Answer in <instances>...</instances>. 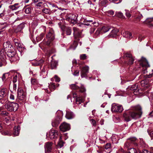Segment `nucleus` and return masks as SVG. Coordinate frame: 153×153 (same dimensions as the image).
<instances>
[{
	"label": "nucleus",
	"instance_id": "f704fd0d",
	"mask_svg": "<svg viewBox=\"0 0 153 153\" xmlns=\"http://www.w3.org/2000/svg\"><path fill=\"white\" fill-rule=\"evenodd\" d=\"M18 5V3H16L13 5L10 6L9 8L12 10H17L19 7V6H16V5Z\"/></svg>",
	"mask_w": 153,
	"mask_h": 153
},
{
	"label": "nucleus",
	"instance_id": "680f3d73",
	"mask_svg": "<svg viewBox=\"0 0 153 153\" xmlns=\"http://www.w3.org/2000/svg\"><path fill=\"white\" fill-rule=\"evenodd\" d=\"M79 71L78 70L75 71L74 72L73 74L75 76H78L79 75Z\"/></svg>",
	"mask_w": 153,
	"mask_h": 153
},
{
	"label": "nucleus",
	"instance_id": "2eb2a0df",
	"mask_svg": "<svg viewBox=\"0 0 153 153\" xmlns=\"http://www.w3.org/2000/svg\"><path fill=\"white\" fill-rule=\"evenodd\" d=\"M140 62V65L143 67H145V68L149 67V65L148 62L146 58L142 57L141 59L139 60Z\"/></svg>",
	"mask_w": 153,
	"mask_h": 153
},
{
	"label": "nucleus",
	"instance_id": "bb28decb",
	"mask_svg": "<svg viewBox=\"0 0 153 153\" xmlns=\"http://www.w3.org/2000/svg\"><path fill=\"white\" fill-rule=\"evenodd\" d=\"M123 35L124 37L126 38H130L132 37L131 34L128 31H126L124 33Z\"/></svg>",
	"mask_w": 153,
	"mask_h": 153
},
{
	"label": "nucleus",
	"instance_id": "ea45409f",
	"mask_svg": "<svg viewBox=\"0 0 153 153\" xmlns=\"http://www.w3.org/2000/svg\"><path fill=\"white\" fill-rule=\"evenodd\" d=\"M65 31L67 35H71V30L70 27H67L65 29Z\"/></svg>",
	"mask_w": 153,
	"mask_h": 153
},
{
	"label": "nucleus",
	"instance_id": "f3484780",
	"mask_svg": "<svg viewBox=\"0 0 153 153\" xmlns=\"http://www.w3.org/2000/svg\"><path fill=\"white\" fill-rule=\"evenodd\" d=\"M74 34L75 36L78 37H82L81 30H79L76 27L73 28Z\"/></svg>",
	"mask_w": 153,
	"mask_h": 153
},
{
	"label": "nucleus",
	"instance_id": "5fc2aeb1",
	"mask_svg": "<svg viewBox=\"0 0 153 153\" xmlns=\"http://www.w3.org/2000/svg\"><path fill=\"white\" fill-rule=\"evenodd\" d=\"M10 99L12 100H14L15 99V97L13 93H11L10 94Z\"/></svg>",
	"mask_w": 153,
	"mask_h": 153
},
{
	"label": "nucleus",
	"instance_id": "473e14b6",
	"mask_svg": "<svg viewBox=\"0 0 153 153\" xmlns=\"http://www.w3.org/2000/svg\"><path fill=\"white\" fill-rule=\"evenodd\" d=\"M77 45V42L74 41L73 44L70 46L69 48V49L72 50H74L76 49Z\"/></svg>",
	"mask_w": 153,
	"mask_h": 153
},
{
	"label": "nucleus",
	"instance_id": "5701e85b",
	"mask_svg": "<svg viewBox=\"0 0 153 153\" xmlns=\"http://www.w3.org/2000/svg\"><path fill=\"white\" fill-rule=\"evenodd\" d=\"M20 128L19 126L15 127L14 128L13 134L14 136H16L19 135Z\"/></svg>",
	"mask_w": 153,
	"mask_h": 153
},
{
	"label": "nucleus",
	"instance_id": "3c124183",
	"mask_svg": "<svg viewBox=\"0 0 153 153\" xmlns=\"http://www.w3.org/2000/svg\"><path fill=\"white\" fill-rule=\"evenodd\" d=\"M1 114L4 116H7L8 115V113L5 111H3L1 112Z\"/></svg>",
	"mask_w": 153,
	"mask_h": 153
},
{
	"label": "nucleus",
	"instance_id": "338daca9",
	"mask_svg": "<svg viewBox=\"0 0 153 153\" xmlns=\"http://www.w3.org/2000/svg\"><path fill=\"white\" fill-rule=\"evenodd\" d=\"M126 16L128 18H130L131 16V15L128 12H126Z\"/></svg>",
	"mask_w": 153,
	"mask_h": 153
},
{
	"label": "nucleus",
	"instance_id": "1a4fd4ad",
	"mask_svg": "<svg viewBox=\"0 0 153 153\" xmlns=\"http://www.w3.org/2000/svg\"><path fill=\"white\" fill-rule=\"evenodd\" d=\"M17 100L25 101L26 99V93L22 88H18V90Z\"/></svg>",
	"mask_w": 153,
	"mask_h": 153
},
{
	"label": "nucleus",
	"instance_id": "412c9836",
	"mask_svg": "<svg viewBox=\"0 0 153 153\" xmlns=\"http://www.w3.org/2000/svg\"><path fill=\"white\" fill-rule=\"evenodd\" d=\"M14 41L15 45L17 47V48H23V45L20 42V41L17 39H15L14 40Z\"/></svg>",
	"mask_w": 153,
	"mask_h": 153
},
{
	"label": "nucleus",
	"instance_id": "f8f14e48",
	"mask_svg": "<svg viewBox=\"0 0 153 153\" xmlns=\"http://www.w3.org/2000/svg\"><path fill=\"white\" fill-rule=\"evenodd\" d=\"M112 112H121L123 110L121 105L113 104L111 108Z\"/></svg>",
	"mask_w": 153,
	"mask_h": 153
},
{
	"label": "nucleus",
	"instance_id": "aec40b11",
	"mask_svg": "<svg viewBox=\"0 0 153 153\" xmlns=\"http://www.w3.org/2000/svg\"><path fill=\"white\" fill-rule=\"evenodd\" d=\"M125 56L126 57L128 58V64L129 65L132 64L134 61V59L132 58L131 55L127 53L126 54Z\"/></svg>",
	"mask_w": 153,
	"mask_h": 153
},
{
	"label": "nucleus",
	"instance_id": "0e129e2a",
	"mask_svg": "<svg viewBox=\"0 0 153 153\" xmlns=\"http://www.w3.org/2000/svg\"><path fill=\"white\" fill-rule=\"evenodd\" d=\"M46 70L45 69H43L41 73V75H43L44 73L45 74H47V73H46Z\"/></svg>",
	"mask_w": 153,
	"mask_h": 153
},
{
	"label": "nucleus",
	"instance_id": "37998d69",
	"mask_svg": "<svg viewBox=\"0 0 153 153\" xmlns=\"http://www.w3.org/2000/svg\"><path fill=\"white\" fill-rule=\"evenodd\" d=\"M44 36V34L43 33H41L39 36L36 37L37 40H41L43 38Z\"/></svg>",
	"mask_w": 153,
	"mask_h": 153
},
{
	"label": "nucleus",
	"instance_id": "f03ea898",
	"mask_svg": "<svg viewBox=\"0 0 153 153\" xmlns=\"http://www.w3.org/2000/svg\"><path fill=\"white\" fill-rule=\"evenodd\" d=\"M3 48L4 49H2L0 51V58L1 60V61H0V67L4 66L7 64L6 56L4 52L5 53L11 49L13 50L14 48L9 41L6 42L4 43Z\"/></svg>",
	"mask_w": 153,
	"mask_h": 153
},
{
	"label": "nucleus",
	"instance_id": "6e6552de",
	"mask_svg": "<svg viewBox=\"0 0 153 153\" xmlns=\"http://www.w3.org/2000/svg\"><path fill=\"white\" fill-rule=\"evenodd\" d=\"M137 140V138L135 137H131L128 139L126 143L124 144V148L127 150H128L130 148L129 147L131 146L132 144H134L137 145V144L136 142Z\"/></svg>",
	"mask_w": 153,
	"mask_h": 153
},
{
	"label": "nucleus",
	"instance_id": "b1692460",
	"mask_svg": "<svg viewBox=\"0 0 153 153\" xmlns=\"http://www.w3.org/2000/svg\"><path fill=\"white\" fill-rule=\"evenodd\" d=\"M146 23L150 25V27L153 26V17L148 18L146 20Z\"/></svg>",
	"mask_w": 153,
	"mask_h": 153
},
{
	"label": "nucleus",
	"instance_id": "de8ad7c7",
	"mask_svg": "<svg viewBox=\"0 0 153 153\" xmlns=\"http://www.w3.org/2000/svg\"><path fill=\"white\" fill-rule=\"evenodd\" d=\"M107 13L110 16H113L114 14V12L112 10H110L107 12Z\"/></svg>",
	"mask_w": 153,
	"mask_h": 153
},
{
	"label": "nucleus",
	"instance_id": "4be33fe9",
	"mask_svg": "<svg viewBox=\"0 0 153 153\" xmlns=\"http://www.w3.org/2000/svg\"><path fill=\"white\" fill-rule=\"evenodd\" d=\"M59 84H56V85L53 83H51L49 85L48 87L49 89L51 91H52L54 90L56 88V87L59 86Z\"/></svg>",
	"mask_w": 153,
	"mask_h": 153
},
{
	"label": "nucleus",
	"instance_id": "c85d7f7f",
	"mask_svg": "<svg viewBox=\"0 0 153 153\" xmlns=\"http://www.w3.org/2000/svg\"><path fill=\"white\" fill-rule=\"evenodd\" d=\"M57 65V62L53 60L51 62V67L52 69H55Z\"/></svg>",
	"mask_w": 153,
	"mask_h": 153
},
{
	"label": "nucleus",
	"instance_id": "79ce46f5",
	"mask_svg": "<svg viewBox=\"0 0 153 153\" xmlns=\"http://www.w3.org/2000/svg\"><path fill=\"white\" fill-rule=\"evenodd\" d=\"M42 11L44 13L47 14H49L51 13L50 10L47 8L43 9Z\"/></svg>",
	"mask_w": 153,
	"mask_h": 153
},
{
	"label": "nucleus",
	"instance_id": "4c0bfd02",
	"mask_svg": "<svg viewBox=\"0 0 153 153\" xmlns=\"http://www.w3.org/2000/svg\"><path fill=\"white\" fill-rule=\"evenodd\" d=\"M8 25L7 24L4 22V23H2L0 24V30H2L6 27H7Z\"/></svg>",
	"mask_w": 153,
	"mask_h": 153
},
{
	"label": "nucleus",
	"instance_id": "cd10ccee",
	"mask_svg": "<svg viewBox=\"0 0 153 153\" xmlns=\"http://www.w3.org/2000/svg\"><path fill=\"white\" fill-rule=\"evenodd\" d=\"M84 101V99L81 97H79L76 99V102L78 104H80Z\"/></svg>",
	"mask_w": 153,
	"mask_h": 153
},
{
	"label": "nucleus",
	"instance_id": "f257e3e1",
	"mask_svg": "<svg viewBox=\"0 0 153 153\" xmlns=\"http://www.w3.org/2000/svg\"><path fill=\"white\" fill-rule=\"evenodd\" d=\"M142 113L141 106L137 105L131 107L130 110H126L123 114V117L126 121L128 122L132 119L140 118L141 117Z\"/></svg>",
	"mask_w": 153,
	"mask_h": 153
},
{
	"label": "nucleus",
	"instance_id": "4468645a",
	"mask_svg": "<svg viewBox=\"0 0 153 153\" xmlns=\"http://www.w3.org/2000/svg\"><path fill=\"white\" fill-rule=\"evenodd\" d=\"M59 128L60 130L63 132L68 130L70 128L69 124L65 122L61 124Z\"/></svg>",
	"mask_w": 153,
	"mask_h": 153
},
{
	"label": "nucleus",
	"instance_id": "6ab92c4d",
	"mask_svg": "<svg viewBox=\"0 0 153 153\" xmlns=\"http://www.w3.org/2000/svg\"><path fill=\"white\" fill-rule=\"evenodd\" d=\"M66 112L65 117L67 119H71L74 118V115L72 112L69 110H66Z\"/></svg>",
	"mask_w": 153,
	"mask_h": 153
},
{
	"label": "nucleus",
	"instance_id": "20e7f679",
	"mask_svg": "<svg viewBox=\"0 0 153 153\" xmlns=\"http://www.w3.org/2000/svg\"><path fill=\"white\" fill-rule=\"evenodd\" d=\"M6 53H7V55L8 57L11 62L14 61H16L19 59V57L16 54V51L14 48L13 50L11 49L8 51H7V52Z\"/></svg>",
	"mask_w": 153,
	"mask_h": 153
},
{
	"label": "nucleus",
	"instance_id": "393cba45",
	"mask_svg": "<svg viewBox=\"0 0 153 153\" xmlns=\"http://www.w3.org/2000/svg\"><path fill=\"white\" fill-rule=\"evenodd\" d=\"M44 62V60L42 59H41L38 61H36L33 63L32 65L35 66L42 65Z\"/></svg>",
	"mask_w": 153,
	"mask_h": 153
},
{
	"label": "nucleus",
	"instance_id": "a19ab883",
	"mask_svg": "<svg viewBox=\"0 0 153 153\" xmlns=\"http://www.w3.org/2000/svg\"><path fill=\"white\" fill-rule=\"evenodd\" d=\"M116 13L117 16L120 18H123L124 17L123 13L120 12H117Z\"/></svg>",
	"mask_w": 153,
	"mask_h": 153
},
{
	"label": "nucleus",
	"instance_id": "a18cd8bd",
	"mask_svg": "<svg viewBox=\"0 0 153 153\" xmlns=\"http://www.w3.org/2000/svg\"><path fill=\"white\" fill-rule=\"evenodd\" d=\"M101 32V28H98L96 31L95 34L96 35H98Z\"/></svg>",
	"mask_w": 153,
	"mask_h": 153
},
{
	"label": "nucleus",
	"instance_id": "bf43d9fd",
	"mask_svg": "<svg viewBox=\"0 0 153 153\" xmlns=\"http://www.w3.org/2000/svg\"><path fill=\"white\" fill-rule=\"evenodd\" d=\"M137 88V87L136 86V85L134 84L131 86V90H134L136 89Z\"/></svg>",
	"mask_w": 153,
	"mask_h": 153
},
{
	"label": "nucleus",
	"instance_id": "8fccbe9b",
	"mask_svg": "<svg viewBox=\"0 0 153 153\" xmlns=\"http://www.w3.org/2000/svg\"><path fill=\"white\" fill-rule=\"evenodd\" d=\"M50 7L51 8H57V7L56 5L55 4L53 3H50Z\"/></svg>",
	"mask_w": 153,
	"mask_h": 153
},
{
	"label": "nucleus",
	"instance_id": "13d9d810",
	"mask_svg": "<svg viewBox=\"0 0 153 153\" xmlns=\"http://www.w3.org/2000/svg\"><path fill=\"white\" fill-rule=\"evenodd\" d=\"M54 78L56 82H59L60 81V79L56 75H55L54 76Z\"/></svg>",
	"mask_w": 153,
	"mask_h": 153
},
{
	"label": "nucleus",
	"instance_id": "a878e982",
	"mask_svg": "<svg viewBox=\"0 0 153 153\" xmlns=\"http://www.w3.org/2000/svg\"><path fill=\"white\" fill-rule=\"evenodd\" d=\"M118 31L115 29H113L111 31L108 35L109 37H114L117 34Z\"/></svg>",
	"mask_w": 153,
	"mask_h": 153
},
{
	"label": "nucleus",
	"instance_id": "7ed1b4c3",
	"mask_svg": "<svg viewBox=\"0 0 153 153\" xmlns=\"http://www.w3.org/2000/svg\"><path fill=\"white\" fill-rule=\"evenodd\" d=\"M48 33L46 35V38L45 42L47 45H49L55 38L54 32L52 28H49L47 29Z\"/></svg>",
	"mask_w": 153,
	"mask_h": 153
},
{
	"label": "nucleus",
	"instance_id": "864d4df0",
	"mask_svg": "<svg viewBox=\"0 0 153 153\" xmlns=\"http://www.w3.org/2000/svg\"><path fill=\"white\" fill-rule=\"evenodd\" d=\"M25 13L27 14H28L30 13L31 12V8L28 7L25 10Z\"/></svg>",
	"mask_w": 153,
	"mask_h": 153
},
{
	"label": "nucleus",
	"instance_id": "423d86ee",
	"mask_svg": "<svg viewBox=\"0 0 153 153\" xmlns=\"http://www.w3.org/2000/svg\"><path fill=\"white\" fill-rule=\"evenodd\" d=\"M56 114L57 115L56 118L52 121V125L53 127H56L59 124L63 116V112L60 110H58L56 112Z\"/></svg>",
	"mask_w": 153,
	"mask_h": 153
},
{
	"label": "nucleus",
	"instance_id": "9d476101",
	"mask_svg": "<svg viewBox=\"0 0 153 153\" xmlns=\"http://www.w3.org/2000/svg\"><path fill=\"white\" fill-rule=\"evenodd\" d=\"M66 20L69 22L74 25L77 22V18L75 14L70 13L65 16Z\"/></svg>",
	"mask_w": 153,
	"mask_h": 153
},
{
	"label": "nucleus",
	"instance_id": "69168bd1",
	"mask_svg": "<svg viewBox=\"0 0 153 153\" xmlns=\"http://www.w3.org/2000/svg\"><path fill=\"white\" fill-rule=\"evenodd\" d=\"M63 22L62 20L61 21H59V22L58 23V25H59V26L60 27H61V26L63 25Z\"/></svg>",
	"mask_w": 153,
	"mask_h": 153
},
{
	"label": "nucleus",
	"instance_id": "49530a36",
	"mask_svg": "<svg viewBox=\"0 0 153 153\" xmlns=\"http://www.w3.org/2000/svg\"><path fill=\"white\" fill-rule=\"evenodd\" d=\"M86 56L85 54H82L80 56V58L82 60H85L86 59Z\"/></svg>",
	"mask_w": 153,
	"mask_h": 153
},
{
	"label": "nucleus",
	"instance_id": "4d7b16f0",
	"mask_svg": "<svg viewBox=\"0 0 153 153\" xmlns=\"http://www.w3.org/2000/svg\"><path fill=\"white\" fill-rule=\"evenodd\" d=\"M146 95H147V96H148V97H152L153 96V95L152 94L151 92H147V93H146Z\"/></svg>",
	"mask_w": 153,
	"mask_h": 153
},
{
	"label": "nucleus",
	"instance_id": "dca6fc26",
	"mask_svg": "<svg viewBox=\"0 0 153 153\" xmlns=\"http://www.w3.org/2000/svg\"><path fill=\"white\" fill-rule=\"evenodd\" d=\"M58 136V132L57 130H52L50 131L49 137L52 139L56 138Z\"/></svg>",
	"mask_w": 153,
	"mask_h": 153
},
{
	"label": "nucleus",
	"instance_id": "0eeeda50",
	"mask_svg": "<svg viewBox=\"0 0 153 153\" xmlns=\"http://www.w3.org/2000/svg\"><path fill=\"white\" fill-rule=\"evenodd\" d=\"M77 84V82H76L75 84L70 85V88L72 90L77 91L81 93L85 92L86 91V89L84 86L82 84L80 86L78 85Z\"/></svg>",
	"mask_w": 153,
	"mask_h": 153
},
{
	"label": "nucleus",
	"instance_id": "9b49d317",
	"mask_svg": "<svg viewBox=\"0 0 153 153\" xmlns=\"http://www.w3.org/2000/svg\"><path fill=\"white\" fill-rule=\"evenodd\" d=\"M7 91L6 89H0V101L1 103H4L7 101Z\"/></svg>",
	"mask_w": 153,
	"mask_h": 153
},
{
	"label": "nucleus",
	"instance_id": "c9c22d12",
	"mask_svg": "<svg viewBox=\"0 0 153 153\" xmlns=\"http://www.w3.org/2000/svg\"><path fill=\"white\" fill-rule=\"evenodd\" d=\"M31 82L32 85H38V82L35 79H32Z\"/></svg>",
	"mask_w": 153,
	"mask_h": 153
},
{
	"label": "nucleus",
	"instance_id": "c03bdc74",
	"mask_svg": "<svg viewBox=\"0 0 153 153\" xmlns=\"http://www.w3.org/2000/svg\"><path fill=\"white\" fill-rule=\"evenodd\" d=\"M148 82L146 81V80H143L141 82V85L143 86H145V85H147Z\"/></svg>",
	"mask_w": 153,
	"mask_h": 153
},
{
	"label": "nucleus",
	"instance_id": "774afa93",
	"mask_svg": "<svg viewBox=\"0 0 153 153\" xmlns=\"http://www.w3.org/2000/svg\"><path fill=\"white\" fill-rule=\"evenodd\" d=\"M140 153H150V152L146 150H143L142 151L140 152Z\"/></svg>",
	"mask_w": 153,
	"mask_h": 153
},
{
	"label": "nucleus",
	"instance_id": "39448f33",
	"mask_svg": "<svg viewBox=\"0 0 153 153\" xmlns=\"http://www.w3.org/2000/svg\"><path fill=\"white\" fill-rule=\"evenodd\" d=\"M5 108L9 111H16L19 108L18 104L14 102H8L5 105Z\"/></svg>",
	"mask_w": 153,
	"mask_h": 153
},
{
	"label": "nucleus",
	"instance_id": "6e6d98bb",
	"mask_svg": "<svg viewBox=\"0 0 153 153\" xmlns=\"http://www.w3.org/2000/svg\"><path fill=\"white\" fill-rule=\"evenodd\" d=\"M110 1L114 2L116 4H118L121 2L120 0H109Z\"/></svg>",
	"mask_w": 153,
	"mask_h": 153
},
{
	"label": "nucleus",
	"instance_id": "052dcab7",
	"mask_svg": "<svg viewBox=\"0 0 153 153\" xmlns=\"http://www.w3.org/2000/svg\"><path fill=\"white\" fill-rule=\"evenodd\" d=\"M144 38V37L142 36V35H140L138 38V39L140 41H141L142 40H143Z\"/></svg>",
	"mask_w": 153,
	"mask_h": 153
},
{
	"label": "nucleus",
	"instance_id": "e2e57ef3",
	"mask_svg": "<svg viewBox=\"0 0 153 153\" xmlns=\"http://www.w3.org/2000/svg\"><path fill=\"white\" fill-rule=\"evenodd\" d=\"M86 22H89V23H91V24L93 25H94V24L96 23V22H93V20H86Z\"/></svg>",
	"mask_w": 153,
	"mask_h": 153
},
{
	"label": "nucleus",
	"instance_id": "c756f323",
	"mask_svg": "<svg viewBox=\"0 0 153 153\" xmlns=\"http://www.w3.org/2000/svg\"><path fill=\"white\" fill-rule=\"evenodd\" d=\"M110 27L108 26H103L102 27L101 29V33H106L109 30Z\"/></svg>",
	"mask_w": 153,
	"mask_h": 153
},
{
	"label": "nucleus",
	"instance_id": "7c9ffc66",
	"mask_svg": "<svg viewBox=\"0 0 153 153\" xmlns=\"http://www.w3.org/2000/svg\"><path fill=\"white\" fill-rule=\"evenodd\" d=\"M19 76H21L20 74L19 73H17L14 75L13 79V83L16 82L18 79V78Z\"/></svg>",
	"mask_w": 153,
	"mask_h": 153
},
{
	"label": "nucleus",
	"instance_id": "09e8293b",
	"mask_svg": "<svg viewBox=\"0 0 153 153\" xmlns=\"http://www.w3.org/2000/svg\"><path fill=\"white\" fill-rule=\"evenodd\" d=\"M25 27V25L23 23H21L18 26V28L21 30L22 29Z\"/></svg>",
	"mask_w": 153,
	"mask_h": 153
},
{
	"label": "nucleus",
	"instance_id": "ddd939ff",
	"mask_svg": "<svg viewBox=\"0 0 153 153\" xmlns=\"http://www.w3.org/2000/svg\"><path fill=\"white\" fill-rule=\"evenodd\" d=\"M89 68L88 66L83 67L81 69V75L82 77H85L88 73Z\"/></svg>",
	"mask_w": 153,
	"mask_h": 153
},
{
	"label": "nucleus",
	"instance_id": "58836bf2",
	"mask_svg": "<svg viewBox=\"0 0 153 153\" xmlns=\"http://www.w3.org/2000/svg\"><path fill=\"white\" fill-rule=\"evenodd\" d=\"M153 75V71H152L150 73H148L147 74L144 75V77L146 78H150L152 77Z\"/></svg>",
	"mask_w": 153,
	"mask_h": 153
},
{
	"label": "nucleus",
	"instance_id": "e433bc0d",
	"mask_svg": "<svg viewBox=\"0 0 153 153\" xmlns=\"http://www.w3.org/2000/svg\"><path fill=\"white\" fill-rule=\"evenodd\" d=\"M9 75V73H7L4 74L2 76V79L3 81L5 80L6 79H7Z\"/></svg>",
	"mask_w": 153,
	"mask_h": 153
},
{
	"label": "nucleus",
	"instance_id": "72a5a7b5",
	"mask_svg": "<svg viewBox=\"0 0 153 153\" xmlns=\"http://www.w3.org/2000/svg\"><path fill=\"white\" fill-rule=\"evenodd\" d=\"M62 137L61 136H60L59 141L58 143V146L60 147L61 148L63 146L64 143L62 140Z\"/></svg>",
	"mask_w": 153,
	"mask_h": 153
},
{
	"label": "nucleus",
	"instance_id": "603ef678",
	"mask_svg": "<svg viewBox=\"0 0 153 153\" xmlns=\"http://www.w3.org/2000/svg\"><path fill=\"white\" fill-rule=\"evenodd\" d=\"M90 122L91 123V124L94 126H96V122L93 119H91L90 120Z\"/></svg>",
	"mask_w": 153,
	"mask_h": 153
},
{
	"label": "nucleus",
	"instance_id": "2f4dec72",
	"mask_svg": "<svg viewBox=\"0 0 153 153\" xmlns=\"http://www.w3.org/2000/svg\"><path fill=\"white\" fill-rule=\"evenodd\" d=\"M111 145L110 143L107 144L105 146V151L107 152H110V148Z\"/></svg>",
	"mask_w": 153,
	"mask_h": 153
},
{
	"label": "nucleus",
	"instance_id": "a211bd4d",
	"mask_svg": "<svg viewBox=\"0 0 153 153\" xmlns=\"http://www.w3.org/2000/svg\"><path fill=\"white\" fill-rule=\"evenodd\" d=\"M52 143L51 142H48L45 143V151H47L48 152H51L52 149Z\"/></svg>",
	"mask_w": 153,
	"mask_h": 153
}]
</instances>
